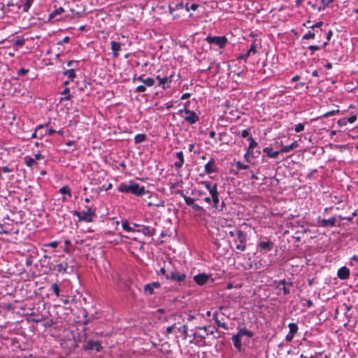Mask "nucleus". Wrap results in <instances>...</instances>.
Masks as SVG:
<instances>
[{
	"label": "nucleus",
	"instance_id": "nucleus-16",
	"mask_svg": "<svg viewBox=\"0 0 358 358\" xmlns=\"http://www.w3.org/2000/svg\"><path fill=\"white\" fill-rule=\"evenodd\" d=\"M238 334L242 338L243 336H246L249 338H252L254 336V333L252 331L247 329L245 327L241 328L239 326L238 327Z\"/></svg>",
	"mask_w": 358,
	"mask_h": 358
},
{
	"label": "nucleus",
	"instance_id": "nucleus-22",
	"mask_svg": "<svg viewBox=\"0 0 358 358\" xmlns=\"http://www.w3.org/2000/svg\"><path fill=\"white\" fill-rule=\"evenodd\" d=\"M336 220L334 217H332L329 219H323L320 223H321V225L323 226V227H326V226H334L335 224H336Z\"/></svg>",
	"mask_w": 358,
	"mask_h": 358
},
{
	"label": "nucleus",
	"instance_id": "nucleus-8",
	"mask_svg": "<svg viewBox=\"0 0 358 358\" xmlns=\"http://www.w3.org/2000/svg\"><path fill=\"white\" fill-rule=\"evenodd\" d=\"M186 278V275L183 273H180L176 271L171 272L170 275H166V278L171 279L177 282L184 281Z\"/></svg>",
	"mask_w": 358,
	"mask_h": 358
},
{
	"label": "nucleus",
	"instance_id": "nucleus-4",
	"mask_svg": "<svg viewBox=\"0 0 358 358\" xmlns=\"http://www.w3.org/2000/svg\"><path fill=\"white\" fill-rule=\"evenodd\" d=\"M237 241L238 244L236 245V249L241 251H245L246 249L247 235L241 230L236 231Z\"/></svg>",
	"mask_w": 358,
	"mask_h": 358
},
{
	"label": "nucleus",
	"instance_id": "nucleus-49",
	"mask_svg": "<svg viewBox=\"0 0 358 358\" xmlns=\"http://www.w3.org/2000/svg\"><path fill=\"white\" fill-rule=\"evenodd\" d=\"M28 71H29V70H28V69H26L22 68V69H20L18 71L17 74H18V76H24V75L27 74Z\"/></svg>",
	"mask_w": 358,
	"mask_h": 358
},
{
	"label": "nucleus",
	"instance_id": "nucleus-21",
	"mask_svg": "<svg viewBox=\"0 0 358 358\" xmlns=\"http://www.w3.org/2000/svg\"><path fill=\"white\" fill-rule=\"evenodd\" d=\"M263 152L266 154V155L271 158H276L280 153V151H273L271 148H265L263 149Z\"/></svg>",
	"mask_w": 358,
	"mask_h": 358
},
{
	"label": "nucleus",
	"instance_id": "nucleus-46",
	"mask_svg": "<svg viewBox=\"0 0 358 358\" xmlns=\"http://www.w3.org/2000/svg\"><path fill=\"white\" fill-rule=\"evenodd\" d=\"M257 52V50H256V46L255 45V43L252 44L250 49L248 50L247 52V56H249L251 53H256Z\"/></svg>",
	"mask_w": 358,
	"mask_h": 358
},
{
	"label": "nucleus",
	"instance_id": "nucleus-50",
	"mask_svg": "<svg viewBox=\"0 0 358 358\" xmlns=\"http://www.w3.org/2000/svg\"><path fill=\"white\" fill-rule=\"evenodd\" d=\"M176 328V324H173V325L171 326H169L166 328V334H170L173 332V330Z\"/></svg>",
	"mask_w": 358,
	"mask_h": 358
},
{
	"label": "nucleus",
	"instance_id": "nucleus-64",
	"mask_svg": "<svg viewBox=\"0 0 358 358\" xmlns=\"http://www.w3.org/2000/svg\"><path fill=\"white\" fill-rule=\"evenodd\" d=\"M332 35H333V32H332V31H331V30H329V31H328L327 34V41H330V39H331V38Z\"/></svg>",
	"mask_w": 358,
	"mask_h": 358
},
{
	"label": "nucleus",
	"instance_id": "nucleus-3",
	"mask_svg": "<svg viewBox=\"0 0 358 358\" xmlns=\"http://www.w3.org/2000/svg\"><path fill=\"white\" fill-rule=\"evenodd\" d=\"M178 114L189 124H193L199 121V116L192 110L187 108L180 109Z\"/></svg>",
	"mask_w": 358,
	"mask_h": 358
},
{
	"label": "nucleus",
	"instance_id": "nucleus-59",
	"mask_svg": "<svg viewBox=\"0 0 358 358\" xmlns=\"http://www.w3.org/2000/svg\"><path fill=\"white\" fill-rule=\"evenodd\" d=\"M334 0H322V2L324 5V6H327L331 3H332Z\"/></svg>",
	"mask_w": 358,
	"mask_h": 358
},
{
	"label": "nucleus",
	"instance_id": "nucleus-56",
	"mask_svg": "<svg viewBox=\"0 0 358 358\" xmlns=\"http://www.w3.org/2000/svg\"><path fill=\"white\" fill-rule=\"evenodd\" d=\"M47 245H48V246H49V247H52V248H57V245H58V242H57V241H52V242H51V243H48Z\"/></svg>",
	"mask_w": 358,
	"mask_h": 358
},
{
	"label": "nucleus",
	"instance_id": "nucleus-20",
	"mask_svg": "<svg viewBox=\"0 0 358 358\" xmlns=\"http://www.w3.org/2000/svg\"><path fill=\"white\" fill-rule=\"evenodd\" d=\"M211 199L213 201V207L215 208H218L219 203V194L217 190L214 189L213 192H211Z\"/></svg>",
	"mask_w": 358,
	"mask_h": 358
},
{
	"label": "nucleus",
	"instance_id": "nucleus-17",
	"mask_svg": "<svg viewBox=\"0 0 358 358\" xmlns=\"http://www.w3.org/2000/svg\"><path fill=\"white\" fill-rule=\"evenodd\" d=\"M338 310H341V312L343 313L345 317L347 318L348 322H349L350 315H348V312L351 310V306L345 303H343L342 305L338 306Z\"/></svg>",
	"mask_w": 358,
	"mask_h": 358
},
{
	"label": "nucleus",
	"instance_id": "nucleus-43",
	"mask_svg": "<svg viewBox=\"0 0 358 358\" xmlns=\"http://www.w3.org/2000/svg\"><path fill=\"white\" fill-rule=\"evenodd\" d=\"M44 129V125L43 124H40L39 126H38L35 130V131L31 135V137L32 138H37L38 137V133H39V131Z\"/></svg>",
	"mask_w": 358,
	"mask_h": 358
},
{
	"label": "nucleus",
	"instance_id": "nucleus-42",
	"mask_svg": "<svg viewBox=\"0 0 358 358\" xmlns=\"http://www.w3.org/2000/svg\"><path fill=\"white\" fill-rule=\"evenodd\" d=\"M236 167L239 170H245L249 168V166L247 164H243L241 162H236Z\"/></svg>",
	"mask_w": 358,
	"mask_h": 358
},
{
	"label": "nucleus",
	"instance_id": "nucleus-11",
	"mask_svg": "<svg viewBox=\"0 0 358 358\" xmlns=\"http://www.w3.org/2000/svg\"><path fill=\"white\" fill-rule=\"evenodd\" d=\"M337 275L340 279L345 280L349 278L350 271L346 266H343L338 269Z\"/></svg>",
	"mask_w": 358,
	"mask_h": 358
},
{
	"label": "nucleus",
	"instance_id": "nucleus-54",
	"mask_svg": "<svg viewBox=\"0 0 358 358\" xmlns=\"http://www.w3.org/2000/svg\"><path fill=\"white\" fill-rule=\"evenodd\" d=\"M192 208L195 210H197V211H200L202 210V208L199 206L198 204H196L195 203H194L193 206H191Z\"/></svg>",
	"mask_w": 358,
	"mask_h": 358
},
{
	"label": "nucleus",
	"instance_id": "nucleus-6",
	"mask_svg": "<svg viewBox=\"0 0 358 358\" xmlns=\"http://www.w3.org/2000/svg\"><path fill=\"white\" fill-rule=\"evenodd\" d=\"M134 227H138L136 231L141 232L144 235L152 236L155 234V229L149 226H141L138 224H134Z\"/></svg>",
	"mask_w": 358,
	"mask_h": 358
},
{
	"label": "nucleus",
	"instance_id": "nucleus-47",
	"mask_svg": "<svg viewBox=\"0 0 358 358\" xmlns=\"http://www.w3.org/2000/svg\"><path fill=\"white\" fill-rule=\"evenodd\" d=\"M339 112V110H331V111H329V112H327L326 113L324 114V117H329L331 115H335L336 113H338Z\"/></svg>",
	"mask_w": 358,
	"mask_h": 358
},
{
	"label": "nucleus",
	"instance_id": "nucleus-1",
	"mask_svg": "<svg viewBox=\"0 0 358 358\" xmlns=\"http://www.w3.org/2000/svg\"><path fill=\"white\" fill-rule=\"evenodd\" d=\"M118 190L121 192H131L136 196H142L145 193L144 187H140L138 184L134 182L129 184H120Z\"/></svg>",
	"mask_w": 358,
	"mask_h": 358
},
{
	"label": "nucleus",
	"instance_id": "nucleus-61",
	"mask_svg": "<svg viewBox=\"0 0 358 358\" xmlns=\"http://www.w3.org/2000/svg\"><path fill=\"white\" fill-rule=\"evenodd\" d=\"M136 80H138V81H140V82H142L143 83V80H144V78L142 76H140L138 77H134L133 78V81H136Z\"/></svg>",
	"mask_w": 358,
	"mask_h": 358
},
{
	"label": "nucleus",
	"instance_id": "nucleus-40",
	"mask_svg": "<svg viewBox=\"0 0 358 358\" xmlns=\"http://www.w3.org/2000/svg\"><path fill=\"white\" fill-rule=\"evenodd\" d=\"M178 331L183 334L185 338L187 337V326L186 324L179 327Z\"/></svg>",
	"mask_w": 358,
	"mask_h": 358
},
{
	"label": "nucleus",
	"instance_id": "nucleus-53",
	"mask_svg": "<svg viewBox=\"0 0 358 358\" xmlns=\"http://www.w3.org/2000/svg\"><path fill=\"white\" fill-rule=\"evenodd\" d=\"M347 122H347L346 118H343V119L339 120L338 121V124L339 125H341V126L346 125Z\"/></svg>",
	"mask_w": 358,
	"mask_h": 358
},
{
	"label": "nucleus",
	"instance_id": "nucleus-23",
	"mask_svg": "<svg viewBox=\"0 0 358 358\" xmlns=\"http://www.w3.org/2000/svg\"><path fill=\"white\" fill-rule=\"evenodd\" d=\"M298 146L297 143L295 141L289 145L283 146L280 151V152H288Z\"/></svg>",
	"mask_w": 358,
	"mask_h": 358
},
{
	"label": "nucleus",
	"instance_id": "nucleus-25",
	"mask_svg": "<svg viewBox=\"0 0 358 358\" xmlns=\"http://www.w3.org/2000/svg\"><path fill=\"white\" fill-rule=\"evenodd\" d=\"M57 271L59 273H67L68 264L66 262L60 263V264H57Z\"/></svg>",
	"mask_w": 358,
	"mask_h": 358
},
{
	"label": "nucleus",
	"instance_id": "nucleus-36",
	"mask_svg": "<svg viewBox=\"0 0 358 358\" xmlns=\"http://www.w3.org/2000/svg\"><path fill=\"white\" fill-rule=\"evenodd\" d=\"M64 75L67 76L71 80L76 77L75 71L73 69H69L64 72Z\"/></svg>",
	"mask_w": 358,
	"mask_h": 358
},
{
	"label": "nucleus",
	"instance_id": "nucleus-44",
	"mask_svg": "<svg viewBox=\"0 0 358 358\" xmlns=\"http://www.w3.org/2000/svg\"><path fill=\"white\" fill-rule=\"evenodd\" d=\"M315 34L314 32H311L309 31L308 33H306V34L303 35V39L308 40L310 38H313L315 37Z\"/></svg>",
	"mask_w": 358,
	"mask_h": 358
},
{
	"label": "nucleus",
	"instance_id": "nucleus-26",
	"mask_svg": "<svg viewBox=\"0 0 358 358\" xmlns=\"http://www.w3.org/2000/svg\"><path fill=\"white\" fill-rule=\"evenodd\" d=\"M213 320H215V322L216 323V324L217 325V327H222V328H223L224 329H228V327H227V326L226 325V324H225V323H224V322H221V321H220V320H218V317H217V313H214V314H213Z\"/></svg>",
	"mask_w": 358,
	"mask_h": 358
},
{
	"label": "nucleus",
	"instance_id": "nucleus-7",
	"mask_svg": "<svg viewBox=\"0 0 358 358\" xmlns=\"http://www.w3.org/2000/svg\"><path fill=\"white\" fill-rule=\"evenodd\" d=\"M292 286V282H287L285 280H280L276 286L277 289L282 290L285 295H287L290 293L289 287Z\"/></svg>",
	"mask_w": 358,
	"mask_h": 358
},
{
	"label": "nucleus",
	"instance_id": "nucleus-41",
	"mask_svg": "<svg viewBox=\"0 0 358 358\" xmlns=\"http://www.w3.org/2000/svg\"><path fill=\"white\" fill-rule=\"evenodd\" d=\"M183 198H184V200L186 203L187 205L191 206H193L194 203V199L191 198V197H189L186 195H183Z\"/></svg>",
	"mask_w": 358,
	"mask_h": 358
},
{
	"label": "nucleus",
	"instance_id": "nucleus-9",
	"mask_svg": "<svg viewBox=\"0 0 358 358\" xmlns=\"http://www.w3.org/2000/svg\"><path fill=\"white\" fill-rule=\"evenodd\" d=\"M210 276L206 273H199L194 276V280L197 285H203L208 282Z\"/></svg>",
	"mask_w": 358,
	"mask_h": 358
},
{
	"label": "nucleus",
	"instance_id": "nucleus-19",
	"mask_svg": "<svg viewBox=\"0 0 358 358\" xmlns=\"http://www.w3.org/2000/svg\"><path fill=\"white\" fill-rule=\"evenodd\" d=\"M205 171L207 173H212L216 171L215 167V162L213 159H211L206 165H205Z\"/></svg>",
	"mask_w": 358,
	"mask_h": 358
},
{
	"label": "nucleus",
	"instance_id": "nucleus-24",
	"mask_svg": "<svg viewBox=\"0 0 358 358\" xmlns=\"http://www.w3.org/2000/svg\"><path fill=\"white\" fill-rule=\"evenodd\" d=\"M171 82V76H165L162 78V80L159 82V85H162L163 89H166L169 87V85Z\"/></svg>",
	"mask_w": 358,
	"mask_h": 358
},
{
	"label": "nucleus",
	"instance_id": "nucleus-30",
	"mask_svg": "<svg viewBox=\"0 0 358 358\" xmlns=\"http://www.w3.org/2000/svg\"><path fill=\"white\" fill-rule=\"evenodd\" d=\"M24 162L27 166L31 167L36 164L35 159L31 157L27 156L24 157Z\"/></svg>",
	"mask_w": 358,
	"mask_h": 358
},
{
	"label": "nucleus",
	"instance_id": "nucleus-18",
	"mask_svg": "<svg viewBox=\"0 0 358 358\" xmlns=\"http://www.w3.org/2000/svg\"><path fill=\"white\" fill-rule=\"evenodd\" d=\"M259 246L262 250L270 251L273 247V243L271 241L260 242Z\"/></svg>",
	"mask_w": 358,
	"mask_h": 358
},
{
	"label": "nucleus",
	"instance_id": "nucleus-5",
	"mask_svg": "<svg viewBox=\"0 0 358 358\" xmlns=\"http://www.w3.org/2000/svg\"><path fill=\"white\" fill-rule=\"evenodd\" d=\"M206 41L210 44H215L219 48H223L227 43V38L225 36H207Z\"/></svg>",
	"mask_w": 358,
	"mask_h": 358
},
{
	"label": "nucleus",
	"instance_id": "nucleus-31",
	"mask_svg": "<svg viewBox=\"0 0 358 358\" xmlns=\"http://www.w3.org/2000/svg\"><path fill=\"white\" fill-rule=\"evenodd\" d=\"M64 8L62 7H59L57 9H55L52 13H51L50 15H49V18L50 19H52L54 18L56 15H59L61 14L62 13L64 12Z\"/></svg>",
	"mask_w": 358,
	"mask_h": 358
},
{
	"label": "nucleus",
	"instance_id": "nucleus-58",
	"mask_svg": "<svg viewBox=\"0 0 358 358\" xmlns=\"http://www.w3.org/2000/svg\"><path fill=\"white\" fill-rule=\"evenodd\" d=\"M323 22H318L317 23H315V24L310 26V28L314 29L316 27H320L322 25Z\"/></svg>",
	"mask_w": 358,
	"mask_h": 358
},
{
	"label": "nucleus",
	"instance_id": "nucleus-35",
	"mask_svg": "<svg viewBox=\"0 0 358 358\" xmlns=\"http://www.w3.org/2000/svg\"><path fill=\"white\" fill-rule=\"evenodd\" d=\"M69 88H68V87H66L64 90V91L62 92V94H64L66 96L62 97L61 100H60L61 101L70 100L71 99V96L70 94H69Z\"/></svg>",
	"mask_w": 358,
	"mask_h": 358
},
{
	"label": "nucleus",
	"instance_id": "nucleus-13",
	"mask_svg": "<svg viewBox=\"0 0 358 358\" xmlns=\"http://www.w3.org/2000/svg\"><path fill=\"white\" fill-rule=\"evenodd\" d=\"M160 287V283L155 282L150 284H147L144 286V290L149 294H152L155 289H157Z\"/></svg>",
	"mask_w": 358,
	"mask_h": 358
},
{
	"label": "nucleus",
	"instance_id": "nucleus-10",
	"mask_svg": "<svg viewBox=\"0 0 358 358\" xmlns=\"http://www.w3.org/2000/svg\"><path fill=\"white\" fill-rule=\"evenodd\" d=\"M87 348L91 350L100 351L102 348L101 343L98 341L90 340L87 343Z\"/></svg>",
	"mask_w": 358,
	"mask_h": 358
},
{
	"label": "nucleus",
	"instance_id": "nucleus-48",
	"mask_svg": "<svg viewBox=\"0 0 358 358\" xmlns=\"http://www.w3.org/2000/svg\"><path fill=\"white\" fill-rule=\"evenodd\" d=\"M145 90H146L145 86L144 85H141L138 86L136 88V92H143L145 91Z\"/></svg>",
	"mask_w": 358,
	"mask_h": 358
},
{
	"label": "nucleus",
	"instance_id": "nucleus-51",
	"mask_svg": "<svg viewBox=\"0 0 358 358\" xmlns=\"http://www.w3.org/2000/svg\"><path fill=\"white\" fill-rule=\"evenodd\" d=\"M308 49L311 50V55H313L315 50L320 49V47L318 45H311L308 47Z\"/></svg>",
	"mask_w": 358,
	"mask_h": 358
},
{
	"label": "nucleus",
	"instance_id": "nucleus-63",
	"mask_svg": "<svg viewBox=\"0 0 358 358\" xmlns=\"http://www.w3.org/2000/svg\"><path fill=\"white\" fill-rule=\"evenodd\" d=\"M15 45H16L17 46H22V45H24V40H22V39H20V40H17V41H15Z\"/></svg>",
	"mask_w": 358,
	"mask_h": 358
},
{
	"label": "nucleus",
	"instance_id": "nucleus-29",
	"mask_svg": "<svg viewBox=\"0 0 358 358\" xmlns=\"http://www.w3.org/2000/svg\"><path fill=\"white\" fill-rule=\"evenodd\" d=\"M146 138V136L143 134H138L134 137V142L136 144L143 142Z\"/></svg>",
	"mask_w": 358,
	"mask_h": 358
},
{
	"label": "nucleus",
	"instance_id": "nucleus-14",
	"mask_svg": "<svg viewBox=\"0 0 358 358\" xmlns=\"http://www.w3.org/2000/svg\"><path fill=\"white\" fill-rule=\"evenodd\" d=\"M110 46L113 56L115 57H117L119 55V51L120 50L121 48L120 43L116 41H111Z\"/></svg>",
	"mask_w": 358,
	"mask_h": 358
},
{
	"label": "nucleus",
	"instance_id": "nucleus-45",
	"mask_svg": "<svg viewBox=\"0 0 358 358\" xmlns=\"http://www.w3.org/2000/svg\"><path fill=\"white\" fill-rule=\"evenodd\" d=\"M304 130V125L301 123H299L295 126L294 131L296 133L301 132Z\"/></svg>",
	"mask_w": 358,
	"mask_h": 358
},
{
	"label": "nucleus",
	"instance_id": "nucleus-12",
	"mask_svg": "<svg viewBox=\"0 0 358 358\" xmlns=\"http://www.w3.org/2000/svg\"><path fill=\"white\" fill-rule=\"evenodd\" d=\"M241 337L238 334H235L231 337L232 342L235 348L238 351L241 352L242 350V344L241 341Z\"/></svg>",
	"mask_w": 358,
	"mask_h": 358
},
{
	"label": "nucleus",
	"instance_id": "nucleus-33",
	"mask_svg": "<svg viewBox=\"0 0 358 358\" xmlns=\"http://www.w3.org/2000/svg\"><path fill=\"white\" fill-rule=\"evenodd\" d=\"M289 333L294 336L298 331V326L295 323H289Z\"/></svg>",
	"mask_w": 358,
	"mask_h": 358
},
{
	"label": "nucleus",
	"instance_id": "nucleus-27",
	"mask_svg": "<svg viewBox=\"0 0 358 358\" xmlns=\"http://www.w3.org/2000/svg\"><path fill=\"white\" fill-rule=\"evenodd\" d=\"M203 184L204 185L205 187L209 191L210 194H211V192H213V191L214 189L215 190H217V184L215 183L213 184V185H211V183L210 182H203Z\"/></svg>",
	"mask_w": 358,
	"mask_h": 358
},
{
	"label": "nucleus",
	"instance_id": "nucleus-60",
	"mask_svg": "<svg viewBox=\"0 0 358 358\" xmlns=\"http://www.w3.org/2000/svg\"><path fill=\"white\" fill-rule=\"evenodd\" d=\"M42 158H43V155L40 152L34 155V159H35V161L39 160V159H41Z\"/></svg>",
	"mask_w": 358,
	"mask_h": 358
},
{
	"label": "nucleus",
	"instance_id": "nucleus-32",
	"mask_svg": "<svg viewBox=\"0 0 358 358\" xmlns=\"http://www.w3.org/2000/svg\"><path fill=\"white\" fill-rule=\"evenodd\" d=\"M155 80L152 78H147L143 80V83L145 86L152 87L155 85Z\"/></svg>",
	"mask_w": 358,
	"mask_h": 358
},
{
	"label": "nucleus",
	"instance_id": "nucleus-55",
	"mask_svg": "<svg viewBox=\"0 0 358 358\" xmlns=\"http://www.w3.org/2000/svg\"><path fill=\"white\" fill-rule=\"evenodd\" d=\"M1 171L4 173H10L12 170L8 166H3L1 168Z\"/></svg>",
	"mask_w": 358,
	"mask_h": 358
},
{
	"label": "nucleus",
	"instance_id": "nucleus-34",
	"mask_svg": "<svg viewBox=\"0 0 358 358\" xmlns=\"http://www.w3.org/2000/svg\"><path fill=\"white\" fill-rule=\"evenodd\" d=\"M34 0H24V3L22 5V8L24 12L28 11L29 8L31 7Z\"/></svg>",
	"mask_w": 358,
	"mask_h": 358
},
{
	"label": "nucleus",
	"instance_id": "nucleus-37",
	"mask_svg": "<svg viewBox=\"0 0 358 358\" xmlns=\"http://www.w3.org/2000/svg\"><path fill=\"white\" fill-rule=\"evenodd\" d=\"M248 140L250 141V145L248 149V154L250 153V149H253L257 145V143L254 140L252 136H249Z\"/></svg>",
	"mask_w": 358,
	"mask_h": 358
},
{
	"label": "nucleus",
	"instance_id": "nucleus-52",
	"mask_svg": "<svg viewBox=\"0 0 358 358\" xmlns=\"http://www.w3.org/2000/svg\"><path fill=\"white\" fill-rule=\"evenodd\" d=\"M357 117L356 115H352L350 117H349L347 120V122H350V123H353L355 122L356 120H357Z\"/></svg>",
	"mask_w": 358,
	"mask_h": 358
},
{
	"label": "nucleus",
	"instance_id": "nucleus-57",
	"mask_svg": "<svg viewBox=\"0 0 358 358\" xmlns=\"http://www.w3.org/2000/svg\"><path fill=\"white\" fill-rule=\"evenodd\" d=\"M241 136H242L243 138H246V137H248V138H249V132H248V130H246V129H245V130L242 131V132H241Z\"/></svg>",
	"mask_w": 358,
	"mask_h": 358
},
{
	"label": "nucleus",
	"instance_id": "nucleus-62",
	"mask_svg": "<svg viewBox=\"0 0 358 358\" xmlns=\"http://www.w3.org/2000/svg\"><path fill=\"white\" fill-rule=\"evenodd\" d=\"M341 310H338V306L335 310L334 318L338 319L340 315Z\"/></svg>",
	"mask_w": 358,
	"mask_h": 358
},
{
	"label": "nucleus",
	"instance_id": "nucleus-2",
	"mask_svg": "<svg viewBox=\"0 0 358 358\" xmlns=\"http://www.w3.org/2000/svg\"><path fill=\"white\" fill-rule=\"evenodd\" d=\"M73 215L76 216L79 221L91 222L93 221V217L95 216V210H92L90 207H87V210L83 212L74 210Z\"/></svg>",
	"mask_w": 358,
	"mask_h": 358
},
{
	"label": "nucleus",
	"instance_id": "nucleus-15",
	"mask_svg": "<svg viewBox=\"0 0 358 358\" xmlns=\"http://www.w3.org/2000/svg\"><path fill=\"white\" fill-rule=\"evenodd\" d=\"M176 155L178 161L175 162L174 166L177 169H180L184 164L183 152L182 151L178 152Z\"/></svg>",
	"mask_w": 358,
	"mask_h": 358
},
{
	"label": "nucleus",
	"instance_id": "nucleus-38",
	"mask_svg": "<svg viewBox=\"0 0 358 358\" xmlns=\"http://www.w3.org/2000/svg\"><path fill=\"white\" fill-rule=\"evenodd\" d=\"M51 289H52V292L55 293V294L56 295V296L59 297V292H60V289H59V285L57 283H53L51 285Z\"/></svg>",
	"mask_w": 358,
	"mask_h": 358
},
{
	"label": "nucleus",
	"instance_id": "nucleus-28",
	"mask_svg": "<svg viewBox=\"0 0 358 358\" xmlns=\"http://www.w3.org/2000/svg\"><path fill=\"white\" fill-rule=\"evenodd\" d=\"M122 227L124 230L127 231V232H132V231H136V227H134L132 228V226H129L128 222H124L122 224Z\"/></svg>",
	"mask_w": 358,
	"mask_h": 358
},
{
	"label": "nucleus",
	"instance_id": "nucleus-39",
	"mask_svg": "<svg viewBox=\"0 0 358 358\" xmlns=\"http://www.w3.org/2000/svg\"><path fill=\"white\" fill-rule=\"evenodd\" d=\"M59 192L63 194H67L69 197L71 196V190L67 186H64L60 188Z\"/></svg>",
	"mask_w": 358,
	"mask_h": 358
}]
</instances>
